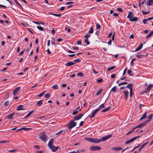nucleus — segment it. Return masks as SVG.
Segmentation results:
<instances>
[{
  "label": "nucleus",
  "instance_id": "b1692460",
  "mask_svg": "<svg viewBox=\"0 0 153 153\" xmlns=\"http://www.w3.org/2000/svg\"><path fill=\"white\" fill-rule=\"evenodd\" d=\"M75 64V63L72 62H68L65 65L67 66H69L74 65Z\"/></svg>",
  "mask_w": 153,
  "mask_h": 153
},
{
  "label": "nucleus",
  "instance_id": "4468645a",
  "mask_svg": "<svg viewBox=\"0 0 153 153\" xmlns=\"http://www.w3.org/2000/svg\"><path fill=\"white\" fill-rule=\"evenodd\" d=\"M58 146H53L51 147V148H49L50 149H51L52 151L53 152H55L58 149Z\"/></svg>",
  "mask_w": 153,
  "mask_h": 153
},
{
  "label": "nucleus",
  "instance_id": "2f4dec72",
  "mask_svg": "<svg viewBox=\"0 0 153 153\" xmlns=\"http://www.w3.org/2000/svg\"><path fill=\"white\" fill-rule=\"evenodd\" d=\"M117 87L116 86H114L111 90V91L116 92L117 91L116 90Z\"/></svg>",
  "mask_w": 153,
  "mask_h": 153
},
{
  "label": "nucleus",
  "instance_id": "412c9836",
  "mask_svg": "<svg viewBox=\"0 0 153 153\" xmlns=\"http://www.w3.org/2000/svg\"><path fill=\"white\" fill-rule=\"evenodd\" d=\"M138 18L137 17H133L130 19L129 20L131 22H136L138 21Z\"/></svg>",
  "mask_w": 153,
  "mask_h": 153
},
{
  "label": "nucleus",
  "instance_id": "aec40b11",
  "mask_svg": "<svg viewBox=\"0 0 153 153\" xmlns=\"http://www.w3.org/2000/svg\"><path fill=\"white\" fill-rule=\"evenodd\" d=\"M143 44L142 43L140 44L139 46L136 49L135 51H137L140 50L142 48Z\"/></svg>",
  "mask_w": 153,
  "mask_h": 153
},
{
  "label": "nucleus",
  "instance_id": "a878e982",
  "mask_svg": "<svg viewBox=\"0 0 153 153\" xmlns=\"http://www.w3.org/2000/svg\"><path fill=\"white\" fill-rule=\"evenodd\" d=\"M15 114V112L13 113H12L9 114L8 115L7 117V119H12L13 118V116Z\"/></svg>",
  "mask_w": 153,
  "mask_h": 153
},
{
  "label": "nucleus",
  "instance_id": "f704fd0d",
  "mask_svg": "<svg viewBox=\"0 0 153 153\" xmlns=\"http://www.w3.org/2000/svg\"><path fill=\"white\" fill-rule=\"evenodd\" d=\"M22 130H24L25 131H28L30 130L31 129L30 128H26V127H22Z\"/></svg>",
  "mask_w": 153,
  "mask_h": 153
},
{
  "label": "nucleus",
  "instance_id": "f8f14e48",
  "mask_svg": "<svg viewBox=\"0 0 153 153\" xmlns=\"http://www.w3.org/2000/svg\"><path fill=\"white\" fill-rule=\"evenodd\" d=\"M147 125L146 123L144 122L143 123L140 124L139 125H137L136 127H135V129L137 128H142V127Z\"/></svg>",
  "mask_w": 153,
  "mask_h": 153
},
{
  "label": "nucleus",
  "instance_id": "49530a36",
  "mask_svg": "<svg viewBox=\"0 0 153 153\" xmlns=\"http://www.w3.org/2000/svg\"><path fill=\"white\" fill-rule=\"evenodd\" d=\"M44 97L46 98H48L50 97V94H46L45 95Z\"/></svg>",
  "mask_w": 153,
  "mask_h": 153
},
{
  "label": "nucleus",
  "instance_id": "9d476101",
  "mask_svg": "<svg viewBox=\"0 0 153 153\" xmlns=\"http://www.w3.org/2000/svg\"><path fill=\"white\" fill-rule=\"evenodd\" d=\"M54 141V139L53 138L51 139L49 141L48 143V146L49 148H51V147H52L53 146L52 144H53V142Z\"/></svg>",
  "mask_w": 153,
  "mask_h": 153
},
{
  "label": "nucleus",
  "instance_id": "0eeeda50",
  "mask_svg": "<svg viewBox=\"0 0 153 153\" xmlns=\"http://www.w3.org/2000/svg\"><path fill=\"white\" fill-rule=\"evenodd\" d=\"M153 117V116L151 114L147 117V120L144 122L146 125H147L148 122H150L152 120Z\"/></svg>",
  "mask_w": 153,
  "mask_h": 153
},
{
  "label": "nucleus",
  "instance_id": "0e129e2a",
  "mask_svg": "<svg viewBox=\"0 0 153 153\" xmlns=\"http://www.w3.org/2000/svg\"><path fill=\"white\" fill-rule=\"evenodd\" d=\"M127 70V68H125L123 72V76L124 75L126 74V72Z\"/></svg>",
  "mask_w": 153,
  "mask_h": 153
},
{
  "label": "nucleus",
  "instance_id": "393cba45",
  "mask_svg": "<svg viewBox=\"0 0 153 153\" xmlns=\"http://www.w3.org/2000/svg\"><path fill=\"white\" fill-rule=\"evenodd\" d=\"M153 35V30H152L146 36V38L148 39Z\"/></svg>",
  "mask_w": 153,
  "mask_h": 153
},
{
  "label": "nucleus",
  "instance_id": "e2e57ef3",
  "mask_svg": "<svg viewBox=\"0 0 153 153\" xmlns=\"http://www.w3.org/2000/svg\"><path fill=\"white\" fill-rule=\"evenodd\" d=\"M17 150V149H14V150H9L8 151V152H14L15 151H16Z\"/></svg>",
  "mask_w": 153,
  "mask_h": 153
},
{
  "label": "nucleus",
  "instance_id": "6e6552de",
  "mask_svg": "<svg viewBox=\"0 0 153 153\" xmlns=\"http://www.w3.org/2000/svg\"><path fill=\"white\" fill-rule=\"evenodd\" d=\"M84 114H79L78 116L75 117L74 118V120L75 121V120H77L80 119L83 116Z\"/></svg>",
  "mask_w": 153,
  "mask_h": 153
},
{
  "label": "nucleus",
  "instance_id": "7c9ffc66",
  "mask_svg": "<svg viewBox=\"0 0 153 153\" xmlns=\"http://www.w3.org/2000/svg\"><path fill=\"white\" fill-rule=\"evenodd\" d=\"M43 102V101L42 100H40L39 101H38L36 103V105L38 106H40L42 103Z\"/></svg>",
  "mask_w": 153,
  "mask_h": 153
},
{
  "label": "nucleus",
  "instance_id": "a19ab883",
  "mask_svg": "<svg viewBox=\"0 0 153 153\" xmlns=\"http://www.w3.org/2000/svg\"><path fill=\"white\" fill-rule=\"evenodd\" d=\"M105 108V106L104 105V103L101 105L98 108H100V110L101 108Z\"/></svg>",
  "mask_w": 153,
  "mask_h": 153
},
{
  "label": "nucleus",
  "instance_id": "bb28decb",
  "mask_svg": "<svg viewBox=\"0 0 153 153\" xmlns=\"http://www.w3.org/2000/svg\"><path fill=\"white\" fill-rule=\"evenodd\" d=\"M34 111V110H32L31 111L29 112L28 114L26 115V116L25 117V119H26L28 117H29L30 115H31V114Z\"/></svg>",
  "mask_w": 153,
  "mask_h": 153
},
{
  "label": "nucleus",
  "instance_id": "ddd939ff",
  "mask_svg": "<svg viewBox=\"0 0 153 153\" xmlns=\"http://www.w3.org/2000/svg\"><path fill=\"white\" fill-rule=\"evenodd\" d=\"M149 143V142H146L144 144H143L140 148L138 149L137 150L138 152H139L141 151V150L143 149V148L147 144Z\"/></svg>",
  "mask_w": 153,
  "mask_h": 153
},
{
  "label": "nucleus",
  "instance_id": "c03bdc74",
  "mask_svg": "<svg viewBox=\"0 0 153 153\" xmlns=\"http://www.w3.org/2000/svg\"><path fill=\"white\" fill-rule=\"evenodd\" d=\"M96 29H100L101 28V26L99 24L96 23Z\"/></svg>",
  "mask_w": 153,
  "mask_h": 153
},
{
  "label": "nucleus",
  "instance_id": "2eb2a0df",
  "mask_svg": "<svg viewBox=\"0 0 153 153\" xmlns=\"http://www.w3.org/2000/svg\"><path fill=\"white\" fill-rule=\"evenodd\" d=\"M153 4V0H149L147 1L146 5L147 6H151Z\"/></svg>",
  "mask_w": 153,
  "mask_h": 153
},
{
  "label": "nucleus",
  "instance_id": "13d9d810",
  "mask_svg": "<svg viewBox=\"0 0 153 153\" xmlns=\"http://www.w3.org/2000/svg\"><path fill=\"white\" fill-rule=\"evenodd\" d=\"M117 10L118 11H119L120 12H122V9L120 7H118L117 8Z\"/></svg>",
  "mask_w": 153,
  "mask_h": 153
},
{
  "label": "nucleus",
  "instance_id": "3c124183",
  "mask_svg": "<svg viewBox=\"0 0 153 153\" xmlns=\"http://www.w3.org/2000/svg\"><path fill=\"white\" fill-rule=\"evenodd\" d=\"M85 42L87 44V45H88L90 42L89 41H88V39H86L85 40Z\"/></svg>",
  "mask_w": 153,
  "mask_h": 153
},
{
  "label": "nucleus",
  "instance_id": "864d4df0",
  "mask_svg": "<svg viewBox=\"0 0 153 153\" xmlns=\"http://www.w3.org/2000/svg\"><path fill=\"white\" fill-rule=\"evenodd\" d=\"M33 147L36 149H40V146L38 145L33 146Z\"/></svg>",
  "mask_w": 153,
  "mask_h": 153
},
{
  "label": "nucleus",
  "instance_id": "a211bd4d",
  "mask_svg": "<svg viewBox=\"0 0 153 153\" xmlns=\"http://www.w3.org/2000/svg\"><path fill=\"white\" fill-rule=\"evenodd\" d=\"M146 114L147 112H145V113L143 115V116L140 118L139 120H141L144 119H145L147 116Z\"/></svg>",
  "mask_w": 153,
  "mask_h": 153
},
{
  "label": "nucleus",
  "instance_id": "f3484780",
  "mask_svg": "<svg viewBox=\"0 0 153 153\" xmlns=\"http://www.w3.org/2000/svg\"><path fill=\"white\" fill-rule=\"evenodd\" d=\"M133 86V84L132 83H130L128 84L126 86V88H128L130 89V91H132V87Z\"/></svg>",
  "mask_w": 153,
  "mask_h": 153
},
{
  "label": "nucleus",
  "instance_id": "e433bc0d",
  "mask_svg": "<svg viewBox=\"0 0 153 153\" xmlns=\"http://www.w3.org/2000/svg\"><path fill=\"white\" fill-rule=\"evenodd\" d=\"M51 14L53 15V16H57V17H60L61 16V13H60L59 14H54V13H51Z\"/></svg>",
  "mask_w": 153,
  "mask_h": 153
},
{
  "label": "nucleus",
  "instance_id": "473e14b6",
  "mask_svg": "<svg viewBox=\"0 0 153 153\" xmlns=\"http://www.w3.org/2000/svg\"><path fill=\"white\" fill-rule=\"evenodd\" d=\"M116 66H112L110 68H108L107 69V71H110L114 69L115 68H116Z\"/></svg>",
  "mask_w": 153,
  "mask_h": 153
},
{
  "label": "nucleus",
  "instance_id": "774afa93",
  "mask_svg": "<svg viewBox=\"0 0 153 153\" xmlns=\"http://www.w3.org/2000/svg\"><path fill=\"white\" fill-rule=\"evenodd\" d=\"M102 81V79H97V81L99 83L101 82Z\"/></svg>",
  "mask_w": 153,
  "mask_h": 153
},
{
  "label": "nucleus",
  "instance_id": "5701e85b",
  "mask_svg": "<svg viewBox=\"0 0 153 153\" xmlns=\"http://www.w3.org/2000/svg\"><path fill=\"white\" fill-rule=\"evenodd\" d=\"M112 149L116 151H118L121 150L122 149V148L120 147H114L112 148Z\"/></svg>",
  "mask_w": 153,
  "mask_h": 153
},
{
  "label": "nucleus",
  "instance_id": "c85d7f7f",
  "mask_svg": "<svg viewBox=\"0 0 153 153\" xmlns=\"http://www.w3.org/2000/svg\"><path fill=\"white\" fill-rule=\"evenodd\" d=\"M127 72L130 76H132L134 75L133 72L130 70H128Z\"/></svg>",
  "mask_w": 153,
  "mask_h": 153
},
{
  "label": "nucleus",
  "instance_id": "de8ad7c7",
  "mask_svg": "<svg viewBox=\"0 0 153 153\" xmlns=\"http://www.w3.org/2000/svg\"><path fill=\"white\" fill-rule=\"evenodd\" d=\"M45 91H43V92L42 93H41L40 94H39V95H38L37 96V97H42L44 94L45 93Z\"/></svg>",
  "mask_w": 153,
  "mask_h": 153
},
{
  "label": "nucleus",
  "instance_id": "603ef678",
  "mask_svg": "<svg viewBox=\"0 0 153 153\" xmlns=\"http://www.w3.org/2000/svg\"><path fill=\"white\" fill-rule=\"evenodd\" d=\"M9 141L8 140H4L0 141V143H9Z\"/></svg>",
  "mask_w": 153,
  "mask_h": 153
},
{
  "label": "nucleus",
  "instance_id": "79ce46f5",
  "mask_svg": "<svg viewBox=\"0 0 153 153\" xmlns=\"http://www.w3.org/2000/svg\"><path fill=\"white\" fill-rule=\"evenodd\" d=\"M52 88L54 89H57L58 88V85L57 84H56L55 85H54L52 87Z\"/></svg>",
  "mask_w": 153,
  "mask_h": 153
},
{
  "label": "nucleus",
  "instance_id": "680f3d73",
  "mask_svg": "<svg viewBox=\"0 0 153 153\" xmlns=\"http://www.w3.org/2000/svg\"><path fill=\"white\" fill-rule=\"evenodd\" d=\"M90 37V35L89 34H87L84 36V37L86 39H87Z\"/></svg>",
  "mask_w": 153,
  "mask_h": 153
},
{
  "label": "nucleus",
  "instance_id": "37998d69",
  "mask_svg": "<svg viewBox=\"0 0 153 153\" xmlns=\"http://www.w3.org/2000/svg\"><path fill=\"white\" fill-rule=\"evenodd\" d=\"M121 79L122 80L124 79L126 81H129V80L128 79L127 77H126V76L123 77L122 78H121Z\"/></svg>",
  "mask_w": 153,
  "mask_h": 153
},
{
  "label": "nucleus",
  "instance_id": "6e6d98bb",
  "mask_svg": "<svg viewBox=\"0 0 153 153\" xmlns=\"http://www.w3.org/2000/svg\"><path fill=\"white\" fill-rule=\"evenodd\" d=\"M74 61L76 62H77L81 61V60L78 58L74 60Z\"/></svg>",
  "mask_w": 153,
  "mask_h": 153
},
{
  "label": "nucleus",
  "instance_id": "338daca9",
  "mask_svg": "<svg viewBox=\"0 0 153 153\" xmlns=\"http://www.w3.org/2000/svg\"><path fill=\"white\" fill-rule=\"evenodd\" d=\"M84 123V122L83 121L79 123V126H82L83 125Z\"/></svg>",
  "mask_w": 153,
  "mask_h": 153
},
{
  "label": "nucleus",
  "instance_id": "8fccbe9b",
  "mask_svg": "<svg viewBox=\"0 0 153 153\" xmlns=\"http://www.w3.org/2000/svg\"><path fill=\"white\" fill-rule=\"evenodd\" d=\"M9 102L8 100L6 101L4 103V105L5 106H7L9 105Z\"/></svg>",
  "mask_w": 153,
  "mask_h": 153
},
{
  "label": "nucleus",
  "instance_id": "cd10ccee",
  "mask_svg": "<svg viewBox=\"0 0 153 153\" xmlns=\"http://www.w3.org/2000/svg\"><path fill=\"white\" fill-rule=\"evenodd\" d=\"M133 15L132 12L130 11L128 12V14L127 16V18H130V19L131 18Z\"/></svg>",
  "mask_w": 153,
  "mask_h": 153
},
{
  "label": "nucleus",
  "instance_id": "09e8293b",
  "mask_svg": "<svg viewBox=\"0 0 153 153\" xmlns=\"http://www.w3.org/2000/svg\"><path fill=\"white\" fill-rule=\"evenodd\" d=\"M150 12V11H149L148 12H145L144 10L142 11V13H143V15H146L147 14H148Z\"/></svg>",
  "mask_w": 153,
  "mask_h": 153
},
{
  "label": "nucleus",
  "instance_id": "69168bd1",
  "mask_svg": "<svg viewBox=\"0 0 153 153\" xmlns=\"http://www.w3.org/2000/svg\"><path fill=\"white\" fill-rule=\"evenodd\" d=\"M73 49H74V50H79V48L77 47V46H74V47L73 48Z\"/></svg>",
  "mask_w": 153,
  "mask_h": 153
},
{
  "label": "nucleus",
  "instance_id": "052dcab7",
  "mask_svg": "<svg viewBox=\"0 0 153 153\" xmlns=\"http://www.w3.org/2000/svg\"><path fill=\"white\" fill-rule=\"evenodd\" d=\"M83 101L84 102V103L83 104V106L84 107H85L87 105V103L86 102H85V100H83Z\"/></svg>",
  "mask_w": 153,
  "mask_h": 153
},
{
  "label": "nucleus",
  "instance_id": "1a4fd4ad",
  "mask_svg": "<svg viewBox=\"0 0 153 153\" xmlns=\"http://www.w3.org/2000/svg\"><path fill=\"white\" fill-rule=\"evenodd\" d=\"M100 110V108H97L92 113L91 115L90 116V117L93 118L94 117L95 114Z\"/></svg>",
  "mask_w": 153,
  "mask_h": 153
},
{
  "label": "nucleus",
  "instance_id": "5fc2aeb1",
  "mask_svg": "<svg viewBox=\"0 0 153 153\" xmlns=\"http://www.w3.org/2000/svg\"><path fill=\"white\" fill-rule=\"evenodd\" d=\"M83 75H84V74L81 72L77 74V75L78 76H83Z\"/></svg>",
  "mask_w": 153,
  "mask_h": 153
},
{
  "label": "nucleus",
  "instance_id": "4c0bfd02",
  "mask_svg": "<svg viewBox=\"0 0 153 153\" xmlns=\"http://www.w3.org/2000/svg\"><path fill=\"white\" fill-rule=\"evenodd\" d=\"M135 129V128L134 127V128H133L132 129L128 131V132L126 134L127 135H128L130 134V133L133 132L134 130Z\"/></svg>",
  "mask_w": 153,
  "mask_h": 153
},
{
  "label": "nucleus",
  "instance_id": "f03ea898",
  "mask_svg": "<svg viewBox=\"0 0 153 153\" xmlns=\"http://www.w3.org/2000/svg\"><path fill=\"white\" fill-rule=\"evenodd\" d=\"M76 122H75L74 120H71L68 124V127L69 129H71L76 125Z\"/></svg>",
  "mask_w": 153,
  "mask_h": 153
},
{
  "label": "nucleus",
  "instance_id": "7ed1b4c3",
  "mask_svg": "<svg viewBox=\"0 0 153 153\" xmlns=\"http://www.w3.org/2000/svg\"><path fill=\"white\" fill-rule=\"evenodd\" d=\"M85 140L88 141L95 143H99L100 141L97 139L91 138H85Z\"/></svg>",
  "mask_w": 153,
  "mask_h": 153
},
{
  "label": "nucleus",
  "instance_id": "423d86ee",
  "mask_svg": "<svg viewBox=\"0 0 153 153\" xmlns=\"http://www.w3.org/2000/svg\"><path fill=\"white\" fill-rule=\"evenodd\" d=\"M20 87H19L16 88L13 91V95L14 96H15L17 95L18 92L20 91Z\"/></svg>",
  "mask_w": 153,
  "mask_h": 153
},
{
  "label": "nucleus",
  "instance_id": "4be33fe9",
  "mask_svg": "<svg viewBox=\"0 0 153 153\" xmlns=\"http://www.w3.org/2000/svg\"><path fill=\"white\" fill-rule=\"evenodd\" d=\"M124 94L125 96V99L126 100H127L128 99L129 92L128 91H125L124 93Z\"/></svg>",
  "mask_w": 153,
  "mask_h": 153
},
{
  "label": "nucleus",
  "instance_id": "4d7b16f0",
  "mask_svg": "<svg viewBox=\"0 0 153 153\" xmlns=\"http://www.w3.org/2000/svg\"><path fill=\"white\" fill-rule=\"evenodd\" d=\"M148 21L147 19H144L143 20V23L144 24H146L147 23Z\"/></svg>",
  "mask_w": 153,
  "mask_h": 153
},
{
  "label": "nucleus",
  "instance_id": "6ab92c4d",
  "mask_svg": "<svg viewBox=\"0 0 153 153\" xmlns=\"http://www.w3.org/2000/svg\"><path fill=\"white\" fill-rule=\"evenodd\" d=\"M135 138H133L132 139H130L129 140H128L125 143V144L126 145H127V144L133 142V141H134L135 140Z\"/></svg>",
  "mask_w": 153,
  "mask_h": 153
},
{
  "label": "nucleus",
  "instance_id": "c9c22d12",
  "mask_svg": "<svg viewBox=\"0 0 153 153\" xmlns=\"http://www.w3.org/2000/svg\"><path fill=\"white\" fill-rule=\"evenodd\" d=\"M33 23L36 24L37 25H39L40 24H41L42 25H44V23L43 22H33Z\"/></svg>",
  "mask_w": 153,
  "mask_h": 153
},
{
  "label": "nucleus",
  "instance_id": "72a5a7b5",
  "mask_svg": "<svg viewBox=\"0 0 153 153\" xmlns=\"http://www.w3.org/2000/svg\"><path fill=\"white\" fill-rule=\"evenodd\" d=\"M79 111L77 110V109H76L73 111V112L72 113L73 115H74L77 114L78 113Z\"/></svg>",
  "mask_w": 153,
  "mask_h": 153
},
{
  "label": "nucleus",
  "instance_id": "9b49d317",
  "mask_svg": "<svg viewBox=\"0 0 153 153\" xmlns=\"http://www.w3.org/2000/svg\"><path fill=\"white\" fill-rule=\"evenodd\" d=\"M152 87H153V85L150 84L145 89L144 92L145 93L147 92L151 89Z\"/></svg>",
  "mask_w": 153,
  "mask_h": 153
},
{
  "label": "nucleus",
  "instance_id": "dca6fc26",
  "mask_svg": "<svg viewBox=\"0 0 153 153\" xmlns=\"http://www.w3.org/2000/svg\"><path fill=\"white\" fill-rule=\"evenodd\" d=\"M23 105H20L18 106L16 108V110L17 111L25 110V109L23 108Z\"/></svg>",
  "mask_w": 153,
  "mask_h": 153
},
{
  "label": "nucleus",
  "instance_id": "20e7f679",
  "mask_svg": "<svg viewBox=\"0 0 153 153\" xmlns=\"http://www.w3.org/2000/svg\"><path fill=\"white\" fill-rule=\"evenodd\" d=\"M112 136V135L111 134H109L101 138V139H97V140H99V141H100V142L104 141L108 139L111 137Z\"/></svg>",
  "mask_w": 153,
  "mask_h": 153
},
{
  "label": "nucleus",
  "instance_id": "39448f33",
  "mask_svg": "<svg viewBox=\"0 0 153 153\" xmlns=\"http://www.w3.org/2000/svg\"><path fill=\"white\" fill-rule=\"evenodd\" d=\"M90 149L92 151H94L100 150L101 149V148L98 146H92Z\"/></svg>",
  "mask_w": 153,
  "mask_h": 153
},
{
  "label": "nucleus",
  "instance_id": "a18cd8bd",
  "mask_svg": "<svg viewBox=\"0 0 153 153\" xmlns=\"http://www.w3.org/2000/svg\"><path fill=\"white\" fill-rule=\"evenodd\" d=\"M37 28L39 30H41V31H43L44 30L42 28V27L40 26H37Z\"/></svg>",
  "mask_w": 153,
  "mask_h": 153
},
{
  "label": "nucleus",
  "instance_id": "bf43d9fd",
  "mask_svg": "<svg viewBox=\"0 0 153 153\" xmlns=\"http://www.w3.org/2000/svg\"><path fill=\"white\" fill-rule=\"evenodd\" d=\"M135 60V58H133V59H132V60H131V65H133L134 64H133V61H134Z\"/></svg>",
  "mask_w": 153,
  "mask_h": 153
},
{
  "label": "nucleus",
  "instance_id": "ea45409f",
  "mask_svg": "<svg viewBox=\"0 0 153 153\" xmlns=\"http://www.w3.org/2000/svg\"><path fill=\"white\" fill-rule=\"evenodd\" d=\"M102 89L101 88L99 90V91H98L97 92V93L96 94V95H99L102 92Z\"/></svg>",
  "mask_w": 153,
  "mask_h": 153
},
{
  "label": "nucleus",
  "instance_id": "c756f323",
  "mask_svg": "<svg viewBox=\"0 0 153 153\" xmlns=\"http://www.w3.org/2000/svg\"><path fill=\"white\" fill-rule=\"evenodd\" d=\"M111 107H108L107 108H106L102 110L101 111L102 112H105L108 111L109 109Z\"/></svg>",
  "mask_w": 153,
  "mask_h": 153
},
{
  "label": "nucleus",
  "instance_id": "f257e3e1",
  "mask_svg": "<svg viewBox=\"0 0 153 153\" xmlns=\"http://www.w3.org/2000/svg\"><path fill=\"white\" fill-rule=\"evenodd\" d=\"M39 138L42 141L46 143L47 141V136L44 132H41L39 135Z\"/></svg>",
  "mask_w": 153,
  "mask_h": 153
},
{
  "label": "nucleus",
  "instance_id": "58836bf2",
  "mask_svg": "<svg viewBox=\"0 0 153 153\" xmlns=\"http://www.w3.org/2000/svg\"><path fill=\"white\" fill-rule=\"evenodd\" d=\"M94 31V29L93 26L91 27L90 28V30L88 31V33H92Z\"/></svg>",
  "mask_w": 153,
  "mask_h": 153
}]
</instances>
